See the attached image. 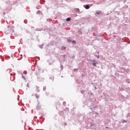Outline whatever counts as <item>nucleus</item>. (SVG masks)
<instances>
[{"mask_svg":"<svg viewBox=\"0 0 130 130\" xmlns=\"http://www.w3.org/2000/svg\"><path fill=\"white\" fill-rule=\"evenodd\" d=\"M72 43H73V44H75L76 43V41H73L72 42Z\"/></svg>","mask_w":130,"mask_h":130,"instance_id":"nucleus-7","label":"nucleus"},{"mask_svg":"<svg viewBox=\"0 0 130 130\" xmlns=\"http://www.w3.org/2000/svg\"><path fill=\"white\" fill-rule=\"evenodd\" d=\"M66 21H67V22H70V21H71V18H68L66 19Z\"/></svg>","mask_w":130,"mask_h":130,"instance_id":"nucleus-3","label":"nucleus"},{"mask_svg":"<svg viewBox=\"0 0 130 130\" xmlns=\"http://www.w3.org/2000/svg\"><path fill=\"white\" fill-rule=\"evenodd\" d=\"M85 8L86 9V10H88L89 9H90V7L89 6V5H86L85 6Z\"/></svg>","mask_w":130,"mask_h":130,"instance_id":"nucleus-2","label":"nucleus"},{"mask_svg":"<svg viewBox=\"0 0 130 130\" xmlns=\"http://www.w3.org/2000/svg\"><path fill=\"white\" fill-rule=\"evenodd\" d=\"M96 14H97L98 15H99V14H100V12H96Z\"/></svg>","mask_w":130,"mask_h":130,"instance_id":"nucleus-8","label":"nucleus"},{"mask_svg":"<svg viewBox=\"0 0 130 130\" xmlns=\"http://www.w3.org/2000/svg\"><path fill=\"white\" fill-rule=\"evenodd\" d=\"M64 49H66V47H61V50H64Z\"/></svg>","mask_w":130,"mask_h":130,"instance_id":"nucleus-6","label":"nucleus"},{"mask_svg":"<svg viewBox=\"0 0 130 130\" xmlns=\"http://www.w3.org/2000/svg\"><path fill=\"white\" fill-rule=\"evenodd\" d=\"M36 97L37 99H39V95L37 94H36Z\"/></svg>","mask_w":130,"mask_h":130,"instance_id":"nucleus-5","label":"nucleus"},{"mask_svg":"<svg viewBox=\"0 0 130 130\" xmlns=\"http://www.w3.org/2000/svg\"><path fill=\"white\" fill-rule=\"evenodd\" d=\"M106 128H108V127H107Z\"/></svg>","mask_w":130,"mask_h":130,"instance_id":"nucleus-10","label":"nucleus"},{"mask_svg":"<svg viewBox=\"0 0 130 130\" xmlns=\"http://www.w3.org/2000/svg\"><path fill=\"white\" fill-rule=\"evenodd\" d=\"M91 61L92 62V64H93V67H96V61L93 60Z\"/></svg>","mask_w":130,"mask_h":130,"instance_id":"nucleus-1","label":"nucleus"},{"mask_svg":"<svg viewBox=\"0 0 130 130\" xmlns=\"http://www.w3.org/2000/svg\"><path fill=\"white\" fill-rule=\"evenodd\" d=\"M36 90H37V92H39V87H36Z\"/></svg>","mask_w":130,"mask_h":130,"instance_id":"nucleus-4","label":"nucleus"},{"mask_svg":"<svg viewBox=\"0 0 130 130\" xmlns=\"http://www.w3.org/2000/svg\"><path fill=\"white\" fill-rule=\"evenodd\" d=\"M124 122H126V121H125V120H124L123 121V123H124Z\"/></svg>","mask_w":130,"mask_h":130,"instance_id":"nucleus-9","label":"nucleus"}]
</instances>
